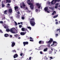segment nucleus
<instances>
[{
    "instance_id": "obj_25",
    "label": "nucleus",
    "mask_w": 60,
    "mask_h": 60,
    "mask_svg": "<svg viewBox=\"0 0 60 60\" xmlns=\"http://www.w3.org/2000/svg\"><path fill=\"white\" fill-rule=\"evenodd\" d=\"M6 31L7 32H10V29H6Z\"/></svg>"
},
{
    "instance_id": "obj_7",
    "label": "nucleus",
    "mask_w": 60,
    "mask_h": 60,
    "mask_svg": "<svg viewBox=\"0 0 60 60\" xmlns=\"http://www.w3.org/2000/svg\"><path fill=\"white\" fill-rule=\"evenodd\" d=\"M15 10V11H18L19 10V7L18 6H16L14 7Z\"/></svg>"
},
{
    "instance_id": "obj_48",
    "label": "nucleus",
    "mask_w": 60,
    "mask_h": 60,
    "mask_svg": "<svg viewBox=\"0 0 60 60\" xmlns=\"http://www.w3.org/2000/svg\"><path fill=\"white\" fill-rule=\"evenodd\" d=\"M40 53L41 54H42V52L41 51H40Z\"/></svg>"
},
{
    "instance_id": "obj_58",
    "label": "nucleus",
    "mask_w": 60,
    "mask_h": 60,
    "mask_svg": "<svg viewBox=\"0 0 60 60\" xmlns=\"http://www.w3.org/2000/svg\"><path fill=\"white\" fill-rule=\"evenodd\" d=\"M30 39H32V38L31 37H30Z\"/></svg>"
},
{
    "instance_id": "obj_44",
    "label": "nucleus",
    "mask_w": 60,
    "mask_h": 60,
    "mask_svg": "<svg viewBox=\"0 0 60 60\" xmlns=\"http://www.w3.org/2000/svg\"><path fill=\"white\" fill-rule=\"evenodd\" d=\"M41 6H39L38 7V9H40V8H41Z\"/></svg>"
},
{
    "instance_id": "obj_60",
    "label": "nucleus",
    "mask_w": 60,
    "mask_h": 60,
    "mask_svg": "<svg viewBox=\"0 0 60 60\" xmlns=\"http://www.w3.org/2000/svg\"><path fill=\"white\" fill-rule=\"evenodd\" d=\"M20 23H21V24H23V22H20Z\"/></svg>"
},
{
    "instance_id": "obj_59",
    "label": "nucleus",
    "mask_w": 60,
    "mask_h": 60,
    "mask_svg": "<svg viewBox=\"0 0 60 60\" xmlns=\"http://www.w3.org/2000/svg\"><path fill=\"white\" fill-rule=\"evenodd\" d=\"M4 28H6V26H4Z\"/></svg>"
},
{
    "instance_id": "obj_55",
    "label": "nucleus",
    "mask_w": 60,
    "mask_h": 60,
    "mask_svg": "<svg viewBox=\"0 0 60 60\" xmlns=\"http://www.w3.org/2000/svg\"><path fill=\"white\" fill-rule=\"evenodd\" d=\"M18 25H20V23L19 22L18 23Z\"/></svg>"
},
{
    "instance_id": "obj_28",
    "label": "nucleus",
    "mask_w": 60,
    "mask_h": 60,
    "mask_svg": "<svg viewBox=\"0 0 60 60\" xmlns=\"http://www.w3.org/2000/svg\"><path fill=\"white\" fill-rule=\"evenodd\" d=\"M41 42H42L41 41H40L39 42V44H41Z\"/></svg>"
},
{
    "instance_id": "obj_26",
    "label": "nucleus",
    "mask_w": 60,
    "mask_h": 60,
    "mask_svg": "<svg viewBox=\"0 0 60 60\" xmlns=\"http://www.w3.org/2000/svg\"><path fill=\"white\" fill-rule=\"evenodd\" d=\"M12 51L13 52V53H14V52H15L16 53V50H12Z\"/></svg>"
},
{
    "instance_id": "obj_18",
    "label": "nucleus",
    "mask_w": 60,
    "mask_h": 60,
    "mask_svg": "<svg viewBox=\"0 0 60 60\" xmlns=\"http://www.w3.org/2000/svg\"><path fill=\"white\" fill-rule=\"evenodd\" d=\"M4 13L5 14H7V10H6L5 11H4Z\"/></svg>"
},
{
    "instance_id": "obj_49",
    "label": "nucleus",
    "mask_w": 60,
    "mask_h": 60,
    "mask_svg": "<svg viewBox=\"0 0 60 60\" xmlns=\"http://www.w3.org/2000/svg\"><path fill=\"white\" fill-rule=\"evenodd\" d=\"M7 5H8V6H10V4H9V3L8 4H7Z\"/></svg>"
},
{
    "instance_id": "obj_41",
    "label": "nucleus",
    "mask_w": 60,
    "mask_h": 60,
    "mask_svg": "<svg viewBox=\"0 0 60 60\" xmlns=\"http://www.w3.org/2000/svg\"><path fill=\"white\" fill-rule=\"evenodd\" d=\"M18 35V34H16V35H15V37H17V36Z\"/></svg>"
},
{
    "instance_id": "obj_2",
    "label": "nucleus",
    "mask_w": 60,
    "mask_h": 60,
    "mask_svg": "<svg viewBox=\"0 0 60 60\" xmlns=\"http://www.w3.org/2000/svg\"><path fill=\"white\" fill-rule=\"evenodd\" d=\"M52 41H53V39L52 38H50V40L48 42L47 41H46V43H47L48 44L47 45V46L48 47V48H50V44L52 43Z\"/></svg>"
},
{
    "instance_id": "obj_56",
    "label": "nucleus",
    "mask_w": 60,
    "mask_h": 60,
    "mask_svg": "<svg viewBox=\"0 0 60 60\" xmlns=\"http://www.w3.org/2000/svg\"><path fill=\"white\" fill-rule=\"evenodd\" d=\"M47 11V12L48 13H49V12L48 11V10L47 11Z\"/></svg>"
},
{
    "instance_id": "obj_16",
    "label": "nucleus",
    "mask_w": 60,
    "mask_h": 60,
    "mask_svg": "<svg viewBox=\"0 0 60 60\" xmlns=\"http://www.w3.org/2000/svg\"><path fill=\"white\" fill-rule=\"evenodd\" d=\"M8 12L9 13H11L12 12V9H9L8 10Z\"/></svg>"
},
{
    "instance_id": "obj_61",
    "label": "nucleus",
    "mask_w": 60,
    "mask_h": 60,
    "mask_svg": "<svg viewBox=\"0 0 60 60\" xmlns=\"http://www.w3.org/2000/svg\"><path fill=\"white\" fill-rule=\"evenodd\" d=\"M55 21H57V19H56L55 20Z\"/></svg>"
},
{
    "instance_id": "obj_8",
    "label": "nucleus",
    "mask_w": 60,
    "mask_h": 60,
    "mask_svg": "<svg viewBox=\"0 0 60 60\" xmlns=\"http://www.w3.org/2000/svg\"><path fill=\"white\" fill-rule=\"evenodd\" d=\"M24 46H25L26 45H27L28 44V42L27 41L24 42H23Z\"/></svg>"
},
{
    "instance_id": "obj_19",
    "label": "nucleus",
    "mask_w": 60,
    "mask_h": 60,
    "mask_svg": "<svg viewBox=\"0 0 60 60\" xmlns=\"http://www.w3.org/2000/svg\"><path fill=\"white\" fill-rule=\"evenodd\" d=\"M58 17V15H56L55 16H54L53 17V18H57Z\"/></svg>"
},
{
    "instance_id": "obj_57",
    "label": "nucleus",
    "mask_w": 60,
    "mask_h": 60,
    "mask_svg": "<svg viewBox=\"0 0 60 60\" xmlns=\"http://www.w3.org/2000/svg\"><path fill=\"white\" fill-rule=\"evenodd\" d=\"M17 13L18 14H19V13H20L19 12V11H18V12H17Z\"/></svg>"
},
{
    "instance_id": "obj_36",
    "label": "nucleus",
    "mask_w": 60,
    "mask_h": 60,
    "mask_svg": "<svg viewBox=\"0 0 60 60\" xmlns=\"http://www.w3.org/2000/svg\"><path fill=\"white\" fill-rule=\"evenodd\" d=\"M0 24H2L3 23V22L2 21H0Z\"/></svg>"
},
{
    "instance_id": "obj_40",
    "label": "nucleus",
    "mask_w": 60,
    "mask_h": 60,
    "mask_svg": "<svg viewBox=\"0 0 60 60\" xmlns=\"http://www.w3.org/2000/svg\"><path fill=\"white\" fill-rule=\"evenodd\" d=\"M58 7V6H55V9H57Z\"/></svg>"
},
{
    "instance_id": "obj_30",
    "label": "nucleus",
    "mask_w": 60,
    "mask_h": 60,
    "mask_svg": "<svg viewBox=\"0 0 60 60\" xmlns=\"http://www.w3.org/2000/svg\"><path fill=\"white\" fill-rule=\"evenodd\" d=\"M6 2H5V0H4L3 2H2V3H4V4L5 3H6Z\"/></svg>"
},
{
    "instance_id": "obj_10",
    "label": "nucleus",
    "mask_w": 60,
    "mask_h": 60,
    "mask_svg": "<svg viewBox=\"0 0 60 60\" xmlns=\"http://www.w3.org/2000/svg\"><path fill=\"white\" fill-rule=\"evenodd\" d=\"M13 29V28H11V29L10 30V31L11 33H12V34H16V33H15V32L13 31V30H12Z\"/></svg>"
},
{
    "instance_id": "obj_51",
    "label": "nucleus",
    "mask_w": 60,
    "mask_h": 60,
    "mask_svg": "<svg viewBox=\"0 0 60 60\" xmlns=\"http://www.w3.org/2000/svg\"><path fill=\"white\" fill-rule=\"evenodd\" d=\"M9 36L11 38V37H12V35H10Z\"/></svg>"
},
{
    "instance_id": "obj_46",
    "label": "nucleus",
    "mask_w": 60,
    "mask_h": 60,
    "mask_svg": "<svg viewBox=\"0 0 60 60\" xmlns=\"http://www.w3.org/2000/svg\"><path fill=\"white\" fill-rule=\"evenodd\" d=\"M31 58H32V57H30L29 58V59L30 60H31Z\"/></svg>"
},
{
    "instance_id": "obj_42",
    "label": "nucleus",
    "mask_w": 60,
    "mask_h": 60,
    "mask_svg": "<svg viewBox=\"0 0 60 60\" xmlns=\"http://www.w3.org/2000/svg\"><path fill=\"white\" fill-rule=\"evenodd\" d=\"M20 55L21 56H22L23 55V53H20Z\"/></svg>"
},
{
    "instance_id": "obj_24",
    "label": "nucleus",
    "mask_w": 60,
    "mask_h": 60,
    "mask_svg": "<svg viewBox=\"0 0 60 60\" xmlns=\"http://www.w3.org/2000/svg\"><path fill=\"white\" fill-rule=\"evenodd\" d=\"M22 6L23 7H26V5L24 3H23L22 4Z\"/></svg>"
},
{
    "instance_id": "obj_50",
    "label": "nucleus",
    "mask_w": 60,
    "mask_h": 60,
    "mask_svg": "<svg viewBox=\"0 0 60 60\" xmlns=\"http://www.w3.org/2000/svg\"><path fill=\"white\" fill-rule=\"evenodd\" d=\"M20 8H23V6H20Z\"/></svg>"
},
{
    "instance_id": "obj_35",
    "label": "nucleus",
    "mask_w": 60,
    "mask_h": 60,
    "mask_svg": "<svg viewBox=\"0 0 60 60\" xmlns=\"http://www.w3.org/2000/svg\"><path fill=\"white\" fill-rule=\"evenodd\" d=\"M19 28H21L22 27V25H19Z\"/></svg>"
},
{
    "instance_id": "obj_33",
    "label": "nucleus",
    "mask_w": 60,
    "mask_h": 60,
    "mask_svg": "<svg viewBox=\"0 0 60 60\" xmlns=\"http://www.w3.org/2000/svg\"><path fill=\"white\" fill-rule=\"evenodd\" d=\"M36 5L37 6H38L40 5V4L38 3H37L36 4Z\"/></svg>"
},
{
    "instance_id": "obj_63",
    "label": "nucleus",
    "mask_w": 60,
    "mask_h": 60,
    "mask_svg": "<svg viewBox=\"0 0 60 60\" xmlns=\"http://www.w3.org/2000/svg\"><path fill=\"white\" fill-rule=\"evenodd\" d=\"M48 59L47 58H46V59H45L46 60H47V59Z\"/></svg>"
},
{
    "instance_id": "obj_47",
    "label": "nucleus",
    "mask_w": 60,
    "mask_h": 60,
    "mask_svg": "<svg viewBox=\"0 0 60 60\" xmlns=\"http://www.w3.org/2000/svg\"><path fill=\"white\" fill-rule=\"evenodd\" d=\"M38 11V10L37 9H36L35 10V11L36 12H37V11Z\"/></svg>"
},
{
    "instance_id": "obj_17",
    "label": "nucleus",
    "mask_w": 60,
    "mask_h": 60,
    "mask_svg": "<svg viewBox=\"0 0 60 60\" xmlns=\"http://www.w3.org/2000/svg\"><path fill=\"white\" fill-rule=\"evenodd\" d=\"M55 13L56 14V12L55 11H54L52 13V15H55Z\"/></svg>"
},
{
    "instance_id": "obj_11",
    "label": "nucleus",
    "mask_w": 60,
    "mask_h": 60,
    "mask_svg": "<svg viewBox=\"0 0 60 60\" xmlns=\"http://www.w3.org/2000/svg\"><path fill=\"white\" fill-rule=\"evenodd\" d=\"M18 55L17 54H15L13 56V57L14 58H16V57H18Z\"/></svg>"
},
{
    "instance_id": "obj_52",
    "label": "nucleus",
    "mask_w": 60,
    "mask_h": 60,
    "mask_svg": "<svg viewBox=\"0 0 60 60\" xmlns=\"http://www.w3.org/2000/svg\"><path fill=\"white\" fill-rule=\"evenodd\" d=\"M50 59H53V57H50Z\"/></svg>"
},
{
    "instance_id": "obj_37",
    "label": "nucleus",
    "mask_w": 60,
    "mask_h": 60,
    "mask_svg": "<svg viewBox=\"0 0 60 60\" xmlns=\"http://www.w3.org/2000/svg\"><path fill=\"white\" fill-rule=\"evenodd\" d=\"M55 24H56V25H57V24H58V22H56L55 23Z\"/></svg>"
},
{
    "instance_id": "obj_34",
    "label": "nucleus",
    "mask_w": 60,
    "mask_h": 60,
    "mask_svg": "<svg viewBox=\"0 0 60 60\" xmlns=\"http://www.w3.org/2000/svg\"><path fill=\"white\" fill-rule=\"evenodd\" d=\"M22 19L23 20L24 19H25V18L24 17V16H22Z\"/></svg>"
},
{
    "instance_id": "obj_43",
    "label": "nucleus",
    "mask_w": 60,
    "mask_h": 60,
    "mask_svg": "<svg viewBox=\"0 0 60 60\" xmlns=\"http://www.w3.org/2000/svg\"><path fill=\"white\" fill-rule=\"evenodd\" d=\"M30 41H34L32 39H30Z\"/></svg>"
},
{
    "instance_id": "obj_23",
    "label": "nucleus",
    "mask_w": 60,
    "mask_h": 60,
    "mask_svg": "<svg viewBox=\"0 0 60 60\" xmlns=\"http://www.w3.org/2000/svg\"><path fill=\"white\" fill-rule=\"evenodd\" d=\"M30 2H31V1L30 0H27V3L28 4L29 3H30Z\"/></svg>"
},
{
    "instance_id": "obj_38",
    "label": "nucleus",
    "mask_w": 60,
    "mask_h": 60,
    "mask_svg": "<svg viewBox=\"0 0 60 60\" xmlns=\"http://www.w3.org/2000/svg\"><path fill=\"white\" fill-rule=\"evenodd\" d=\"M58 4H59L58 3H56V6H58Z\"/></svg>"
},
{
    "instance_id": "obj_22",
    "label": "nucleus",
    "mask_w": 60,
    "mask_h": 60,
    "mask_svg": "<svg viewBox=\"0 0 60 60\" xmlns=\"http://www.w3.org/2000/svg\"><path fill=\"white\" fill-rule=\"evenodd\" d=\"M2 8H4V5L3 3H2Z\"/></svg>"
},
{
    "instance_id": "obj_5",
    "label": "nucleus",
    "mask_w": 60,
    "mask_h": 60,
    "mask_svg": "<svg viewBox=\"0 0 60 60\" xmlns=\"http://www.w3.org/2000/svg\"><path fill=\"white\" fill-rule=\"evenodd\" d=\"M57 44V43L56 41H54L53 42L52 45H54V46H56Z\"/></svg>"
},
{
    "instance_id": "obj_15",
    "label": "nucleus",
    "mask_w": 60,
    "mask_h": 60,
    "mask_svg": "<svg viewBox=\"0 0 60 60\" xmlns=\"http://www.w3.org/2000/svg\"><path fill=\"white\" fill-rule=\"evenodd\" d=\"M48 10V7H46L44 8V10L45 11H47Z\"/></svg>"
},
{
    "instance_id": "obj_13",
    "label": "nucleus",
    "mask_w": 60,
    "mask_h": 60,
    "mask_svg": "<svg viewBox=\"0 0 60 60\" xmlns=\"http://www.w3.org/2000/svg\"><path fill=\"white\" fill-rule=\"evenodd\" d=\"M6 3H11V0H6Z\"/></svg>"
},
{
    "instance_id": "obj_1",
    "label": "nucleus",
    "mask_w": 60,
    "mask_h": 60,
    "mask_svg": "<svg viewBox=\"0 0 60 60\" xmlns=\"http://www.w3.org/2000/svg\"><path fill=\"white\" fill-rule=\"evenodd\" d=\"M34 18L30 19V25L32 26H34V25H35V22L33 21H34Z\"/></svg>"
},
{
    "instance_id": "obj_29",
    "label": "nucleus",
    "mask_w": 60,
    "mask_h": 60,
    "mask_svg": "<svg viewBox=\"0 0 60 60\" xmlns=\"http://www.w3.org/2000/svg\"><path fill=\"white\" fill-rule=\"evenodd\" d=\"M56 52H57V50H54V53L55 54H56Z\"/></svg>"
},
{
    "instance_id": "obj_27",
    "label": "nucleus",
    "mask_w": 60,
    "mask_h": 60,
    "mask_svg": "<svg viewBox=\"0 0 60 60\" xmlns=\"http://www.w3.org/2000/svg\"><path fill=\"white\" fill-rule=\"evenodd\" d=\"M27 28H28V29H29L30 30H31V27L28 26L27 27Z\"/></svg>"
},
{
    "instance_id": "obj_64",
    "label": "nucleus",
    "mask_w": 60,
    "mask_h": 60,
    "mask_svg": "<svg viewBox=\"0 0 60 60\" xmlns=\"http://www.w3.org/2000/svg\"><path fill=\"white\" fill-rule=\"evenodd\" d=\"M51 50H52V51H53V49H51Z\"/></svg>"
},
{
    "instance_id": "obj_32",
    "label": "nucleus",
    "mask_w": 60,
    "mask_h": 60,
    "mask_svg": "<svg viewBox=\"0 0 60 60\" xmlns=\"http://www.w3.org/2000/svg\"><path fill=\"white\" fill-rule=\"evenodd\" d=\"M15 25L16 26H17V25H18V24L17 23V22H16L15 21Z\"/></svg>"
},
{
    "instance_id": "obj_20",
    "label": "nucleus",
    "mask_w": 60,
    "mask_h": 60,
    "mask_svg": "<svg viewBox=\"0 0 60 60\" xmlns=\"http://www.w3.org/2000/svg\"><path fill=\"white\" fill-rule=\"evenodd\" d=\"M47 49H48L47 48H46V49H45L44 50V52L45 51H47Z\"/></svg>"
},
{
    "instance_id": "obj_21",
    "label": "nucleus",
    "mask_w": 60,
    "mask_h": 60,
    "mask_svg": "<svg viewBox=\"0 0 60 60\" xmlns=\"http://www.w3.org/2000/svg\"><path fill=\"white\" fill-rule=\"evenodd\" d=\"M49 8L50 9H52V10H54V7L51 8L50 7H49Z\"/></svg>"
},
{
    "instance_id": "obj_6",
    "label": "nucleus",
    "mask_w": 60,
    "mask_h": 60,
    "mask_svg": "<svg viewBox=\"0 0 60 60\" xmlns=\"http://www.w3.org/2000/svg\"><path fill=\"white\" fill-rule=\"evenodd\" d=\"M12 43L11 45V47H14V46L15 45V44H16V43L14 42H11Z\"/></svg>"
},
{
    "instance_id": "obj_4",
    "label": "nucleus",
    "mask_w": 60,
    "mask_h": 60,
    "mask_svg": "<svg viewBox=\"0 0 60 60\" xmlns=\"http://www.w3.org/2000/svg\"><path fill=\"white\" fill-rule=\"evenodd\" d=\"M60 0H53L51 2V4H55L56 3V2H59L60 1Z\"/></svg>"
},
{
    "instance_id": "obj_54",
    "label": "nucleus",
    "mask_w": 60,
    "mask_h": 60,
    "mask_svg": "<svg viewBox=\"0 0 60 60\" xmlns=\"http://www.w3.org/2000/svg\"><path fill=\"white\" fill-rule=\"evenodd\" d=\"M27 12H28V13L30 12V11L28 10V11H27Z\"/></svg>"
},
{
    "instance_id": "obj_3",
    "label": "nucleus",
    "mask_w": 60,
    "mask_h": 60,
    "mask_svg": "<svg viewBox=\"0 0 60 60\" xmlns=\"http://www.w3.org/2000/svg\"><path fill=\"white\" fill-rule=\"evenodd\" d=\"M27 4H28L29 5H30V7L31 10H33V9H34V5L33 3H31L30 2L27 3Z\"/></svg>"
},
{
    "instance_id": "obj_62",
    "label": "nucleus",
    "mask_w": 60,
    "mask_h": 60,
    "mask_svg": "<svg viewBox=\"0 0 60 60\" xmlns=\"http://www.w3.org/2000/svg\"><path fill=\"white\" fill-rule=\"evenodd\" d=\"M42 43H43H43H44V41H42Z\"/></svg>"
},
{
    "instance_id": "obj_39",
    "label": "nucleus",
    "mask_w": 60,
    "mask_h": 60,
    "mask_svg": "<svg viewBox=\"0 0 60 60\" xmlns=\"http://www.w3.org/2000/svg\"><path fill=\"white\" fill-rule=\"evenodd\" d=\"M1 33H3V32L2 31V30H0V33H1Z\"/></svg>"
},
{
    "instance_id": "obj_53",
    "label": "nucleus",
    "mask_w": 60,
    "mask_h": 60,
    "mask_svg": "<svg viewBox=\"0 0 60 60\" xmlns=\"http://www.w3.org/2000/svg\"><path fill=\"white\" fill-rule=\"evenodd\" d=\"M25 9H26V10H27L28 9L27 8V7H26L25 8Z\"/></svg>"
},
{
    "instance_id": "obj_9",
    "label": "nucleus",
    "mask_w": 60,
    "mask_h": 60,
    "mask_svg": "<svg viewBox=\"0 0 60 60\" xmlns=\"http://www.w3.org/2000/svg\"><path fill=\"white\" fill-rule=\"evenodd\" d=\"M26 32H21L20 33V34L21 35H24L25 34H26Z\"/></svg>"
},
{
    "instance_id": "obj_45",
    "label": "nucleus",
    "mask_w": 60,
    "mask_h": 60,
    "mask_svg": "<svg viewBox=\"0 0 60 60\" xmlns=\"http://www.w3.org/2000/svg\"><path fill=\"white\" fill-rule=\"evenodd\" d=\"M56 36H57L58 35V34H56L55 35Z\"/></svg>"
},
{
    "instance_id": "obj_12",
    "label": "nucleus",
    "mask_w": 60,
    "mask_h": 60,
    "mask_svg": "<svg viewBox=\"0 0 60 60\" xmlns=\"http://www.w3.org/2000/svg\"><path fill=\"white\" fill-rule=\"evenodd\" d=\"M21 30L22 31H27V30L26 28H22L21 29Z\"/></svg>"
},
{
    "instance_id": "obj_14",
    "label": "nucleus",
    "mask_w": 60,
    "mask_h": 60,
    "mask_svg": "<svg viewBox=\"0 0 60 60\" xmlns=\"http://www.w3.org/2000/svg\"><path fill=\"white\" fill-rule=\"evenodd\" d=\"M4 36L5 37H9V34H5L4 35Z\"/></svg>"
},
{
    "instance_id": "obj_31",
    "label": "nucleus",
    "mask_w": 60,
    "mask_h": 60,
    "mask_svg": "<svg viewBox=\"0 0 60 60\" xmlns=\"http://www.w3.org/2000/svg\"><path fill=\"white\" fill-rule=\"evenodd\" d=\"M60 31V28H59V29H57L56 30V31Z\"/></svg>"
}]
</instances>
